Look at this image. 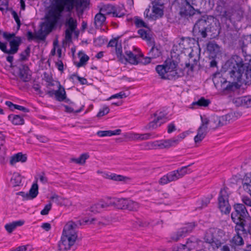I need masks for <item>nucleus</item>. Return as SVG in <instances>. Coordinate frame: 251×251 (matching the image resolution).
<instances>
[{
  "label": "nucleus",
  "mask_w": 251,
  "mask_h": 251,
  "mask_svg": "<svg viewBox=\"0 0 251 251\" xmlns=\"http://www.w3.org/2000/svg\"><path fill=\"white\" fill-rule=\"evenodd\" d=\"M73 9L72 0H54L45 16V20L35 35V38L44 40L46 36L56 26L62 17L65 10L70 12Z\"/></svg>",
  "instance_id": "nucleus-1"
},
{
  "label": "nucleus",
  "mask_w": 251,
  "mask_h": 251,
  "mask_svg": "<svg viewBox=\"0 0 251 251\" xmlns=\"http://www.w3.org/2000/svg\"><path fill=\"white\" fill-rule=\"evenodd\" d=\"M242 58L237 55H233L225 64L222 68L213 74V78H220L225 74H228L231 78H241V68L244 67Z\"/></svg>",
  "instance_id": "nucleus-2"
},
{
  "label": "nucleus",
  "mask_w": 251,
  "mask_h": 251,
  "mask_svg": "<svg viewBox=\"0 0 251 251\" xmlns=\"http://www.w3.org/2000/svg\"><path fill=\"white\" fill-rule=\"evenodd\" d=\"M201 116L205 121V124H207L209 129L215 130L235 120L240 116V114L238 112H231L222 116L215 115H212L209 118L205 115Z\"/></svg>",
  "instance_id": "nucleus-3"
},
{
  "label": "nucleus",
  "mask_w": 251,
  "mask_h": 251,
  "mask_svg": "<svg viewBox=\"0 0 251 251\" xmlns=\"http://www.w3.org/2000/svg\"><path fill=\"white\" fill-rule=\"evenodd\" d=\"M217 81H213L215 86L220 89L225 94H228L235 92L241 88L244 82L242 79H234L232 82L224 79V81H219V79H216Z\"/></svg>",
  "instance_id": "nucleus-4"
},
{
  "label": "nucleus",
  "mask_w": 251,
  "mask_h": 251,
  "mask_svg": "<svg viewBox=\"0 0 251 251\" xmlns=\"http://www.w3.org/2000/svg\"><path fill=\"white\" fill-rule=\"evenodd\" d=\"M193 164V163H191L187 166L182 167L176 170L169 172L160 178L159 183L161 185H165L183 177L186 174L192 172V170L189 169L188 167Z\"/></svg>",
  "instance_id": "nucleus-5"
},
{
  "label": "nucleus",
  "mask_w": 251,
  "mask_h": 251,
  "mask_svg": "<svg viewBox=\"0 0 251 251\" xmlns=\"http://www.w3.org/2000/svg\"><path fill=\"white\" fill-rule=\"evenodd\" d=\"M217 234H223L224 231L217 228L211 227L206 230L203 238L204 242L208 244L213 250L219 249L222 245L221 240L216 237Z\"/></svg>",
  "instance_id": "nucleus-6"
},
{
  "label": "nucleus",
  "mask_w": 251,
  "mask_h": 251,
  "mask_svg": "<svg viewBox=\"0 0 251 251\" xmlns=\"http://www.w3.org/2000/svg\"><path fill=\"white\" fill-rule=\"evenodd\" d=\"M234 211L231 214V219L233 222L238 221H246L251 219L245 206L241 203H235L233 205Z\"/></svg>",
  "instance_id": "nucleus-7"
},
{
  "label": "nucleus",
  "mask_w": 251,
  "mask_h": 251,
  "mask_svg": "<svg viewBox=\"0 0 251 251\" xmlns=\"http://www.w3.org/2000/svg\"><path fill=\"white\" fill-rule=\"evenodd\" d=\"M179 14L182 17H190L198 13L201 14L199 10L195 9L187 0H179Z\"/></svg>",
  "instance_id": "nucleus-8"
},
{
  "label": "nucleus",
  "mask_w": 251,
  "mask_h": 251,
  "mask_svg": "<svg viewBox=\"0 0 251 251\" xmlns=\"http://www.w3.org/2000/svg\"><path fill=\"white\" fill-rule=\"evenodd\" d=\"M165 65L167 77L178 78L183 76L184 73L183 71L181 69L177 68V64L174 60L171 59L167 60L165 61Z\"/></svg>",
  "instance_id": "nucleus-9"
},
{
  "label": "nucleus",
  "mask_w": 251,
  "mask_h": 251,
  "mask_svg": "<svg viewBox=\"0 0 251 251\" xmlns=\"http://www.w3.org/2000/svg\"><path fill=\"white\" fill-rule=\"evenodd\" d=\"M82 225L81 221H77L76 223L72 221L68 222L64 226L62 235L76 239L77 238L76 229Z\"/></svg>",
  "instance_id": "nucleus-10"
},
{
  "label": "nucleus",
  "mask_w": 251,
  "mask_h": 251,
  "mask_svg": "<svg viewBox=\"0 0 251 251\" xmlns=\"http://www.w3.org/2000/svg\"><path fill=\"white\" fill-rule=\"evenodd\" d=\"M209 22L205 19H199L193 27V32L198 36L202 38L207 36V32L209 29Z\"/></svg>",
  "instance_id": "nucleus-11"
},
{
  "label": "nucleus",
  "mask_w": 251,
  "mask_h": 251,
  "mask_svg": "<svg viewBox=\"0 0 251 251\" xmlns=\"http://www.w3.org/2000/svg\"><path fill=\"white\" fill-rule=\"evenodd\" d=\"M228 197L226 189H221L218 198L219 207L221 212L226 214H229L231 210L228 203Z\"/></svg>",
  "instance_id": "nucleus-12"
},
{
  "label": "nucleus",
  "mask_w": 251,
  "mask_h": 251,
  "mask_svg": "<svg viewBox=\"0 0 251 251\" xmlns=\"http://www.w3.org/2000/svg\"><path fill=\"white\" fill-rule=\"evenodd\" d=\"M46 94L50 97H55L56 100L59 101H65L68 102L69 100L66 98V94L64 88L61 86L60 88L53 90H47Z\"/></svg>",
  "instance_id": "nucleus-13"
},
{
  "label": "nucleus",
  "mask_w": 251,
  "mask_h": 251,
  "mask_svg": "<svg viewBox=\"0 0 251 251\" xmlns=\"http://www.w3.org/2000/svg\"><path fill=\"white\" fill-rule=\"evenodd\" d=\"M76 241V239L62 235L58 247L60 251H66L70 250Z\"/></svg>",
  "instance_id": "nucleus-14"
},
{
  "label": "nucleus",
  "mask_w": 251,
  "mask_h": 251,
  "mask_svg": "<svg viewBox=\"0 0 251 251\" xmlns=\"http://www.w3.org/2000/svg\"><path fill=\"white\" fill-rule=\"evenodd\" d=\"M100 11L107 14L112 13L113 16L115 17H122L125 15L124 9L120 6L114 7L112 5L104 6L100 9Z\"/></svg>",
  "instance_id": "nucleus-15"
},
{
  "label": "nucleus",
  "mask_w": 251,
  "mask_h": 251,
  "mask_svg": "<svg viewBox=\"0 0 251 251\" xmlns=\"http://www.w3.org/2000/svg\"><path fill=\"white\" fill-rule=\"evenodd\" d=\"M50 199L60 206H70L72 205V202L67 198L62 197L54 193L50 197Z\"/></svg>",
  "instance_id": "nucleus-16"
},
{
  "label": "nucleus",
  "mask_w": 251,
  "mask_h": 251,
  "mask_svg": "<svg viewBox=\"0 0 251 251\" xmlns=\"http://www.w3.org/2000/svg\"><path fill=\"white\" fill-rule=\"evenodd\" d=\"M22 43V39L20 37H15L9 41L10 50H8V54H14L17 52L19 47Z\"/></svg>",
  "instance_id": "nucleus-17"
},
{
  "label": "nucleus",
  "mask_w": 251,
  "mask_h": 251,
  "mask_svg": "<svg viewBox=\"0 0 251 251\" xmlns=\"http://www.w3.org/2000/svg\"><path fill=\"white\" fill-rule=\"evenodd\" d=\"M158 149H169V148L176 145L179 143L178 139H171L168 140H158Z\"/></svg>",
  "instance_id": "nucleus-18"
},
{
  "label": "nucleus",
  "mask_w": 251,
  "mask_h": 251,
  "mask_svg": "<svg viewBox=\"0 0 251 251\" xmlns=\"http://www.w3.org/2000/svg\"><path fill=\"white\" fill-rule=\"evenodd\" d=\"M125 55H123L126 61L132 64H137L139 63V55L134 54L130 50H126L125 52ZM123 56V55L122 57Z\"/></svg>",
  "instance_id": "nucleus-19"
},
{
  "label": "nucleus",
  "mask_w": 251,
  "mask_h": 251,
  "mask_svg": "<svg viewBox=\"0 0 251 251\" xmlns=\"http://www.w3.org/2000/svg\"><path fill=\"white\" fill-rule=\"evenodd\" d=\"M230 246L232 248L235 249L237 247L243 246L244 241L240 233H236L233 237L229 240Z\"/></svg>",
  "instance_id": "nucleus-20"
},
{
  "label": "nucleus",
  "mask_w": 251,
  "mask_h": 251,
  "mask_svg": "<svg viewBox=\"0 0 251 251\" xmlns=\"http://www.w3.org/2000/svg\"><path fill=\"white\" fill-rule=\"evenodd\" d=\"M189 61L186 63L185 65L187 67H190L191 69L192 70L194 66L197 65L199 60V56L196 52L192 50L189 54Z\"/></svg>",
  "instance_id": "nucleus-21"
},
{
  "label": "nucleus",
  "mask_w": 251,
  "mask_h": 251,
  "mask_svg": "<svg viewBox=\"0 0 251 251\" xmlns=\"http://www.w3.org/2000/svg\"><path fill=\"white\" fill-rule=\"evenodd\" d=\"M107 47H115L116 52L118 57L122 58V48L121 43H119L118 39L114 38L111 39L108 43Z\"/></svg>",
  "instance_id": "nucleus-22"
},
{
  "label": "nucleus",
  "mask_w": 251,
  "mask_h": 251,
  "mask_svg": "<svg viewBox=\"0 0 251 251\" xmlns=\"http://www.w3.org/2000/svg\"><path fill=\"white\" fill-rule=\"evenodd\" d=\"M101 11L97 13L94 18V23L96 28H100L106 22V17L104 14L101 13Z\"/></svg>",
  "instance_id": "nucleus-23"
},
{
  "label": "nucleus",
  "mask_w": 251,
  "mask_h": 251,
  "mask_svg": "<svg viewBox=\"0 0 251 251\" xmlns=\"http://www.w3.org/2000/svg\"><path fill=\"white\" fill-rule=\"evenodd\" d=\"M151 48L148 54L152 58H156L161 55V48L160 46L155 45L154 42L152 41ZM151 46V44H150Z\"/></svg>",
  "instance_id": "nucleus-24"
},
{
  "label": "nucleus",
  "mask_w": 251,
  "mask_h": 251,
  "mask_svg": "<svg viewBox=\"0 0 251 251\" xmlns=\"http://www.w3.org/2000/svg\"><path fill=\"white\" fill-rule=\"evenodd\" d=\"M26 160L27 156L26 154H24L22 152H18L11 157L10 164L11 165H14L17 162H21L24 163L26 162Z\"/></svg>",
  "instance_id": "nucleus-25"
},
{
  "label": "nucleus",
  "mask_w": 251,
  "mask_h": 251,
  "mask_svg": "<svg viewBox=\"0 0 251 251\" xmlns=\"http://www.w3.org/2000/svg\"><path fill=\"white\" fill-rule=\"evenodd\" d=\"M250 63H245L244 67L241 68V78L246 77V78H251V59L249 60Z\"/></svg>",
  "instance_id": "nucleus-26"
},
{
  "label": "nucleus",
  "mask_w": 251,
  "mask_h": 251,
  "mask_svg": "<svg viewBox=\"0 0 251 251\" xmlns=\"http://www.w3.org/2000/svg\"><path fill=\"white\" fill-rule=\"evenodd\" d=\"M17 69L18 75L21 78H29L30 77V71L26 65H21Z\"/></svg>",
  "instance_id": "nucleus-27"
},
{
  "label": "nucleus",
  "mask_w": 251,
  "mask_h": 251,
  "mask_svg": "<svg viewBox=\"0 0 251 251\" xmlns=\"http://www.w3.org/2000/svg\"><path fill=\"white\" fill-rule=\"evenodd\" d=\"M152 14L150 15V18L156 19L161 18L163 15V10L158 5H154L152 6Z\"/></svg>",
  "instance_id": "nucleus-28"
},
{
  "label": "nucleus",
  "mask_w": 251,
  "mask_h": 251,
  "mask_svg": "<svg viewBox=\"0 0 251 251\" xmlns=\"http://www.w3.org/2000/svg\"><path fill=\"white\" fill-rule=\"evenodd\" d=\"M244 189L251 195V174H247L243 179Z\"/></svg>",
  "instance_id": "nucleus-29"
},
{
  "label": "nucleus",
  "mask_w": 251,
  "mask_h": 251,
  "mask_svg": "<svg viewBox=\"0 0 251 251\" xmlns=\"http://www.w3.org/2000/svg\"><path fill=\"white\" fill-rule=\"evenodd\" d=\"M200 241V240L196 237L191 236L187 239V241L184 245L186 246V248L190 251L195 248L198 245Z\"/></svg>",
  "instance_id": "nucleus-30"
},
{
  "label": "nucleus",
  "mask_w": 251,
  "mask_h": 251,
  "mask_svg": "<svg viewBox=\"0 0 251 251\" xmlns=\"http://www.w3.org/2000/svg\"><path fill=\"white\" fill-rule=\"evenodd\" d=\"M127 201L126 199H115L112 201V204L118 209H126Z\"/></svg>",
  "instance_id": "nucleus-31"
},
{
  "label": "nucleus",
  "mask_w": 251,
  "mask_h": 251,
  "mask_svg": "<svg viewBox=\"0 0 251 251\" xmlns=\"http://www.w3.org/2000/svg\"><path fill=\"white\" fill-rule=\"evenodd\" d=\"M121 130L120 129L115 130H100L97 132V135L100 137L105 136H111L112 135H120Z\"/></svg>",
  "instance_id": "nucleus-32"
},
{
  "label": "nucleus",
  "mask_w": 251,
  "mask_h": 251,
  "mask_svg": "<svg viewBox=\"0 0 251 251\" xmlns=\"http://www.w3.org/2000/svg\"><path fill=\"white\" fill-rule=\"evenodd\" d=\"M8 119L15 125H23L25 123L23 118L18 115L10 114L8 116Z\"/></svg>",
  "instance_id": "nucleus-33"
},
{
  "label": "nucleus",
  "mask_w": 251,
  "mask_h": 251,
  "mask_svg": "<svg viewBox=\"0 0 251 251\" xmlns=\"http://www.w3.org/2000/svg\"><path fill=\"white\" fill-rule=\"evenodd\" d=\"M46 86L48 89V90H56L60 88L62 86L60 83L55 79H46Z\"/></svg>",
  "instance_id": "nucleus-34"
},
{
  "label": "nucleus",
  "mask_w": 251,
  "mask_h": 251,
  "mask_svg": "<svg viewBox=\"0 0 251 251\" xmlns=\"http://www.w3.org/2000/svg\"><path fill=\"white\" fill-rule=\"evenodd\" d=\"M132 223L133 227L135 228L147 227L150 224L148 221L139 218H136L134 220H132Z\"/></svg>",
  "instance_id": "nucleus-35"
},
{
  "label": "nucleus",
  "mask_w": 251,
  "mask_h": 251,
  "mask_svg": "<svg viewBox=\"0 0 251 251\" xmlns=\"http://www.w3.org/2000/svg\"><path fill=\"white\" fill-rule=\"evenodd\" d=\"M207 50L210 54L216 55L220 51V48L215 42H210L207 45Z\"/></svg>",
  "instance_id": "nucleus-36"
},
{
  "label": "nucleus",
  "mask_w": 251,
  "mask_h": 251,
  "mask_svg": "<svg viewBox=\"0 0 251 251\" xmlns=\"http://www.w3.org/2000/svg\"><path fill=\"white\" fill-rule=\"evenodd\" d=\"M152 134L147 133L145 134L132 133L129 137L133 139H140L141 140H146L152 138Z\"/></svg>",
  "instance_id": "nucleus-37"
},
{
  "label": "nucleus",
  "mask_w": 251,
  "mask_h": 251,
  "mask_svg": "<svg viewBox=\"0 0 251 251\" xmlns=\"http://www.w3.org/2000/svg\"><path fill=\"white\" fill-rule=\"evenodd\" d=\"M90 157L89 154L88 152L83 153L81 154L78 158H72V161L79 165H84L86 160Z\"/></svg>",
  "instance_id": "nucleus-38"
},
{
  "label": "nucleus",
  "mask_w": 251,
  "mask_h": 251,
  "mask_svg": "<svg viewBox=\"0 0 251 251\" xmlns=\"http://www.w3.org/2000/svg\"><path fill=\"white\" fill-rule=\"evenodd\" d=\"M37 181L36 180V182L32 185L29 189L28 196H29L30 200L35 198L38 194V185Z\"/></svg>",
  "instance_id": "nucleus-39"
},
{
  "label": "nucleus",
  "mask_w": 251,
  "mask_h": 251,
  "mask_svg": "<svg viewBox=\"0 0 251 251\" xmlns=\"http://www.w3.org/2000/svg\"><path fill=\"white\" fill-rule=\"evenodd\" d=\"M78 55L80 57V60L76 66L78 67L83 66L89 59V57L82 51H79Z\"/></svg>",
  "instance_id": "nucleus-40"
},
{
  "label": "nucleus",
  "mask_w": 251,
  "mask_h": 251,
  "mask_svg": "<svg viewBox=\"0 0 251 251\" xmlns=\"http://www.w3.org/2000/svg\"><path fill=\"white\" fill-rule=\"evenodd\" d=\"M210 102L211 101L209 99H206L204 97H201L197 101L193 102L192 105L193 106H197L198 107H207Z\"/></svg>",
  "instance_id": "nucleus-41"
},
{
  "label": "nucleus",
  "mask_w": 251,
  "mask_h": 251,
  "mask_svg": "<svg viewBox=\"0 0 251 251\" xmlns=\"http://www.w3.org/2000/svg\"><path fill=\"white\" fill-rule=\"evenodd\" d=\"M201 124L200 127L198 128L197 130V132L200 133H202L203 135L206 136L209 129V127L207 124H205V121L202 119V118L201 116Z\"/></svg>",
  "instance_id": "nucleus-42"
},
{
  "label": "nucleus",
  "mask_w": 251,
  "mask_h": 251,
  "mask_svg": "<svg viewBox=\"0 0 251 251\" xmlns=\"http://www.w3.org/2000/svg\"><path fill=\"white\" fill-rule=\"evenodd\" d=\"M30 47L27 46L26 49L20 54V60L21 61H26L28 60L30 54Z\"/></svg>",
  "instance_id": "nucleus-43"
},
{
  "label": "nucleus",
  "mask_w": 251,
  "mask_h": 251,
  "mask_svg": "<svg viewBox=\"0 0 251 251\" xmlns=\"http://www.w3.org/2000/svg\"><path fill=\"white\" fill-rule=\"evenodd\" d=\"M193 39H191L189 37H183L181 38L180 43H179V46L181 48L183 49H187L189 48H191L190 43L191 41H193Z\"/></svg>",
  "instance_id": "nucleus-44"
},
{
  "label": "nucleus",
  "mask_w": 251,
  "mask_h": 251,
  "mask_svg": "<svg viewBox=\"0 0 251 251\" xmlns=\"http://www.w3.org/2000/svg\"><path fill=\"white\" fill-rule=\"evenodd\" d=\"M22 182V178L21 175L17 173H14L11 178V182L13 186H19Z\"/></svg>",
  "instance_id": "nucleus-45"
},
{
  "label": "nucleus",
  "mask_w": 251,
  "mask_h": 251,
  "mask_svg": "<svg viewBox=\"0 0 251 251\" xmlns=\"http://www.w3.org/2000/svg\"><path fill=\"white\" fill-rule=\"evenodd\" d=\"M196 226V225L195 223H188L186 224L185 226L180 228L182 230L181 232L183 233L186 236L188 233L192 231Z\"/></svg>",
  "instance_id": "nucleus-46"
},
{
  "label": "nucleus",
  "mask_w": 251,
  "mask_h": 251,
  "mask_svg": "<svg viewBox=\"0 0 251 251\" xmlns=\"http://www.w3.org/2000/svg\"><path fill=\"white\" fill-rule=\"evenodd\" d=\"M14 84L17 85L20 89L28 88L30 85L27 83L29 79H14Z\"/></svg>",
  "instance_id": "nucleus-47"
},
{
  "label": "nucleus",
  "mask_w": 251,
  "mask_h": 251,
  "mask_svg": "<svg viewBox=\"0 0 251 251\" xmlns=\"http://www.w3.org/2000/svg\"><path fill=\"white\" fill-rule=\"evenodd\" d=\"M139 208V204L131 200L127 199L126 209L130 211H136Z\"/></svg>",
  "instance_id": "nucleus-48"
},
{
  "label": "nucleus",
  "mask_w": 251,
  "mask_h": 251,
  "mask_svg": "<svg viewBox=\"0 0 251 251\" xmlns=\"http://www.w3.org/2000/svg\"><path fill=\"white\" fill-rule=\"evenodd\" d=\"M66 25L68 26V28H67V29H70L74 31L77 27L76 20L72 17H70L67 19Z\"/></svg>",
  "instance_id": "nucleus-49"
},
{
  "label": "nucleus",
  "mask_w": 251,
  "mask_h": 251,
  "mask_svg": "<svg viewBox=\"0 0 251 251\" xmlns=\"http://www.w3.org/2000/svg\"><path fill=\"white\" fill-rule=\"evenodd\" d=\"M138 33L143 39L146 40L147 41L149 42V44L152 45V39L147 33V31L143 29H140L138 30Z\"/></svg>",
  "instance_id": "nucleus-50"
},
{
  "label": "nucleus",
  "mask_w": 251,
  "mask_h": 251,
  "mask_svg": "<svg viewBox=\"0 0 251 251\" xmlns=\"http://www.w3.org/2000/svg\"><path fill=\"white\" fill-rule=\"evenodd\" d=\"M161 118V116L157 117L156 119L150 122L147 126H146L145 128L148 130H152L157 128L158 126V123L160 120Z\"/></svg>",
  "instance_id": "nucleus-51"
},
{
  "label": "nucleus",
  "mask_w": 251,
  "mask_h": 251,
  "mask_svg": "<svg viewBox=\"0 0 251 251\" xmlns=\"http://www.w3.org/2000/svg\"><path fill=\"white\" fill-rule=\"evenodd\" d=\"M155 70L159 75L161 76V78H167L165 76V74H166V70L165 62L163 65L156 66Z\"/></svg>",
  "instance_id": "nucleus-52"
},
{
  "label": "nucleus",
  "mask_w": 251,
  "mask_h": 251,
  "mask_svg": "<svg viewBox=\"0 0 251 251\" xmlns=\"http://www.w3.org/2000/svg\"><path fill=\"white\" fill-rule=\"evenodd\" d=\"M246 221H238V222H234L236 224L235 230L236 233H239L242 231L243 233H246V229L245 228L244 222Z\"/></svg>",
  "instance_id": "nucleus-53"
},
{
  "label": "nucleus",
  "mask_w": 251,
  "mask_h": 251,
  "mask_svg": "<svg viewBox=\"0 0 251 251\" xmlns=\"http://www.w3.org/2000/svg\"><path fill=\"white\" fill-rule=\"evenodd\" d=\"M144 147L145 150H156L158 149V141H155L146 142L144 143Z\"/></svg>",
  "instance_id": "nucleus-54"
},
{
  "label": "nucleus",
  "mask_w": 251,
  "mask_h": 251,
  "mask_svg": "<svg viewBox=\"0 0 251 251\" xmlns=\"http://www.w3.org/2000/svg\"><path fill=\"white\" fill-rule=\"evenodd\" d=\"M98 203L100 205V208L102 211L103 209L107 208V207L113 205L112 201L110 200H107V201L100 200L98 202Z\"/></svg>",
  "instance_id": "nucleus-55"
},
{
  "label": "nucleus",
  "mask_w": 251,
  "mask_h": 251,
  "mask_svg": "<svg viewBox=\"0 0 251 251\" xmlns=\"http://www.w3.org/2000/svg\"><path fill=\"white\" fill-rule=\"evenodd\" d=\"M181 231L182 230L180 228L177 232L172 235L171 239L173 241L176 242L179 240L181 238L185 237L183 233L181 232Z\"/></svg>",
  "instance_id": "nucleus-56"
},
{
  "label": "nucleus",
  "mask_w": 251,
  "mask_h": 251,
  "mask_svg": "<svg viewBox=\"0 0 251 251\" xmlns=\"http://www.w3.org/2000/svg\"><path fill=\"white\" fill-rule=\"evenodd\" d=\"M29 80H31L30 82L31 83L33 86V88L36 92H38L40 95H42L43 94L42 91L40 89V83L36 81V79H29Z\"/></svg>",
  "instance_id": "nucleus-57"
},
{
  "label": "nucleus",
  "mask_w": 251,
  "mask_h": 251,
  "mask_svg": "<svg viewBox=\"0 0 251 251\" xmlns=\"http://www.w3.org/2000/svg\"><path fill=\"white\" fill-rule=\"evenodd\" d=\"M110 109L108 106L104 105L103 107L100 110L99 112L98 113L97 116L98 117H102L109 112Z\"/></svg>",
  "instance_id": "nucleus-58"
},
{
  "label": "nucleus",
  "mask_w": 251,
  "mask_h": 251,
  "mask_svg": "<svg viewBox=\"0 0 251 251\" xmlns=\"http://www.w3.org/2000/svg\"><path fill=\"white\" fill-rule=\"evenodd\" d=\"M232 101L237 107H244V96L234 98L232 99Z\"/></svg>",
  "instance_id": "nucleus-59"
},
{
  "label": "nucleus",
  "mask_w": 251,
  "mask_h": 251,
  "mask_svg": "<svg viewBox=\"0 0 251 251\" xmlns=\"http://www.w3.org/2000/svg\"><path fill=\"white\" fill-rule=\"evenodd\" d=\"M138 57H139V63H141L144 65L150 63L151 61V59L152 58V57H151L150 55L149 56L144 57L143 55L142 54H139Z\"/></svg>",
  "instance_id": "nucleus-60"
},
{
  "label": "nucleus",
  "mask_w": 251,
  "mask_h": 251,
  "mask_svg": "<svg viewBox=\"0 0 251 251\" xmlns=\"http://www.w3.org/2000/svg\"><path fill=\"white\" fill-rule=\"evenodd\" d=\"M8 8V0H0V10L6 12Z\"/></svg>",
  "instance_id": "nucleus-61"
},
{
  "label": "nucleus",
  "mask_w": 251,
  "mask_h": 251,
  "mask_svg": "<svg viewBox=\"0 0 251 251\" xmlns=\"http://www.w3.org/2000/svg\"><path fill=\"white\" fill-rule=\"evenodd\" d=\"M110 178L115 181H125L127 177L122 175H118L115 174H112L110 176Z\"/></svg>",
  "instance_id": "nucleus-62"
},
{
  "label": "nucleus",
  "mask_w": 251,
  "mask_h": 251,
  "mask_svg": "<svg viewBox=\"0 0 251 251\" xmlns=\"http://www.w3.org/2000/svg\"><path fill=\"white\" fill-rule=\"evenodd\" d=\"M244 107L249 108L251 107V95L244 96Z\"/></svg>",
  "instance_id": "nucleus-63"
},
{
  "label": "nucleus",
  "mask_w": 251,
  "mask_h": 251,
  "mask_svg": "<svg viewBox=\"0 0 251 251\" xmlns=\"http://www.w3.org/2000/svg\"><path fill=\"white\" fill-rule=\"evenodd\" d=\"M89 210L94 213H100L101 211L98 202L92 205L89 208Z\"/></svg>",
  "instance_id": "nucleus-64"
}]
</instances>
